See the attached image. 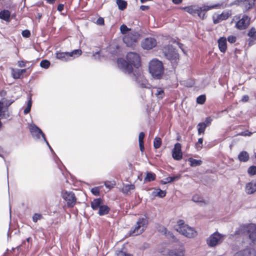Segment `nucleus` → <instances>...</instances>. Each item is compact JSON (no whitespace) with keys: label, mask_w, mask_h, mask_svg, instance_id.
I'll return each instance as SVG.
<instances>
[{"label":"nucleus","mask_w":256,"mask_h":256,"mask_svg":"<svg viewBox=\"0 0 256 256\" xmlns=\"http://www.w3.org/2000/svg\"><path fill=\"white\" fill-rule=\"evenodd\" d=\"M63 9H64V4H58V8H57L59 12H61L63 10Z\"/></svg>","instance_id":"nucleus-56"},{"label":"nucleus","mask_w":256,"mask_h":256,"mask_svg":"<svg viewBox=\"0 0 256 256\" xmlns=\"http://www.w3.org/2000/svg\"><path fill=\"white\" fill-rule=\"evenodd\" d=\"M116 4L118 8L121 10H124L127 6V2L124 0H116Z\"/></svg>","instance_id":"nucleus-31"},{"label":"nucleus","mask_w":256,"mask_h":256,"mask_svg":"<svg viewBox=\"0 0 256 256\" xmlns=\"http://www.w3.org/2000/svg\"><path fill=\"white\" fill-rule=\"evenodd\" d=\"M176 230L184 236L192 238L196 236V232L192 227L185 224L184 220H179L178 222V225Z\"/></svg>","instance_id":"nucleus-3"},{"label":"nucleus","mask_w":256,"mask_h":256,"mask_svg":"<svg viewBox=\"0 0 256 256\" xmlns=\"http://www.w3.org/2000/svg\"><path fill=\"white\" fill-rule=\"evenodd\" d=\"M171 182H172V178H170V177L169 176V177L166 178L162 180L161 182L162 184H166Z\"/></svg>","instance_id":"nucleus-50"},{"label":"nucleus","mask_w":256,"mask_h":256,"mask_svg":"<svg viewBox=\"0 0 256 256\" xmlns=\"http://www.w3.org/2000/svg\"><path fill=\"white\" fill-rule=\"evenodd\" d=\"M249 154L246 151L241 152L238 156V158L240 162H246L249 160Z\"/></svg>","instance_id":"nucleus-29"},{"label":"nucleus","mask_w":256,"mask_h":256,"mask_svg":"<svg viewBox=\"0 0 256 256\" xmlns=\"http://www.w3.org/2000/svg\"><path fill=\"white\" fill-rule=\"evenodd\" d=\"M4 102L0 100V118H7L9 117L7 108H4Z\"/></svg>","instance_id":"nucleus-25"},{"label":"nucleus","mask_w":256,"mask_h":256,"mask_svg":"<svg viewBox=\"0 0 256 256\" xmlns=\"http://www.w3.org/2000/svg\"><path fill=\"white\" fill-rule=\"evenodd\" d=\"M250 18L244 15L236 24V27L240 30L246 28L250 24Z\"/></svg>","instance_id":"nucleus-16"},{"label":"nucleus","mask_w":256,"mask_h":256,"mask_svg":"<svg viewBox=\"0 0 256 256\" xmlns=\"http://www.w3.org/2000/svg\"><path fill=\"white\" fill-rule=\"evenodd\" d=\"M164 255H168L170 256H184V248L181 247L178 250H168L166 251L162 252Z\"/></svg>","instance_id":"nucleus-17"},{"label":"nucleus","mask_w":256,"mask_h":256,"mask_svg":"<svg viewBox=\"0 0 256 256\" xmlns=\"http://www.w3.org/2000/svg\"><path fill=\"white\" fill-rule=\"evenodd\" d=\"M236 40V37L234 36H228V42L232 44L235 42Z\"/></svg>","instance_id":"nucleus-47"},{"label":"nucleus","mask_w":256,"mask_h":256,"mask_svg":"<svg viewBox=\"0 0 256 256\" xmlns=\"http://www.w3.org/2000/svg\"><path fill=\"white\" fill-rule=\"evenodd\" d=\"M148 221L146 218H139L133 229L130 232V236H138L142 233L146 229Z\"/></svg>","instance_id":"nucleus-4"},{"label":"nucleus","mask_w":256,"mask_h":256,"mask_svg":"<svg viewBox=\"0 0 256 256\" xmlns=\"http://www.w3.org/2000/svg\"><path fill=\"white\" fill-rule=\"evenodd\" d=\"M22 36L24 38H28L30 35V33L28 30H24L22 32Z\"/></svg>","instance_id":"nucleus-49"},{"label":"nucleus","mask_w":256,"mask_h":256,"mask_svg":"<svg viewBox=\"0 0 256 256\" xmlns=\"http://www.w3.org/2000/svg\"><path fill=\"white\" fill-rule=\"evenodd\" d=\"M225 236L215 232L212 234L206 240V243L210 247H214L221 244L224 239Z\"/></svg>","instance_id":"nucleus-6"},{"label":"nucleus","mask_w":256,"mask_h":256,"mask_svg":"<svg viewBox=\"0 0 256 256\" xmlns=\"http://www.w3.org/2000/svg\"><path fill=\"white\" fill-rule=\"evenodd\" d=\"M172 178V182L176 180H178L180 178V176H170Z\"/></svg>","instance_id":"nucleus-53"},{"label":"nucleus","mask_w":256,"mask_h":256,"mask_svg":"<svg viewBox=\"0 0 256 256\" xmlns=\"http://www.w3.org/2000/svg\"><path fill=\"white\" fill-rule=\"evenodd\" d=\"M149 8V6H140V9L142 10H146Z\"/></svg>","instance_id":"nucleus-58"},{"label":"nucleus","mask_w":256,"mask_h":256,"mask_svg":"<svg viewBox=\"0 0 256 256\" xmlns=\"http://www.w3.org/2000/svg\"><path fill=\"white\" fill-rule=\"evenodd\" d=\"M226 6L227 4L226 2H222L210 6H204L202 8H198L199 12L197 13V15L200 18L204 19L205 18L206 12V11L214 8H224Z\"/></svg>","instance_id":"nucleus-7"},{"label":"nucleus","mask_w":256,"mask_h":256,"mask_svg":"<svg viewBox=\"0 0 256 256\" xmlns=\"http://www.w3.org/2000/svg\"><path fill=\"white\" fill-rule=\"evenodd\" d=\"M144 134L143 132H141L139 134L138 136V142L139 143L144 142Z\"/></svg>","instance_id":"nucleus-48"},{"label":"nucleus","mask_w":256,"mask_h":256,"mask_svg":"<svg viewBox=\"0 0 256 256\" xmlns=\"http://www.w3.org/2000/svg\"><path fill=\"white\" fill-rule=\"evenodd\" d=\"M40 66L43 68H48L50 66V62L48 60H42L40 62Z\"/></svg>","instance_id":"nucleus-40"},{"label":"nucleus","mask_w":256,"mask_h":256,"mask_svg":"<svg viewBox=\"0 0 256 256\" xmlns=\"http://www.w3.org/2000/svg\"><path fill=\"white\" fill-rule=\"evenodd\" d=\"M139 38L138 34L136 32H130L125 35L123 38V42L128 46H132L135 44Z\"/></svg>","instance_id":"nucleus-10"},{"label":"nucleus","mask_w":256,"mask_h":256,"mask_svg":"<svg viewBox=\"0 0 256 256\" xmlns=\"http://www.w3.org/2000/svg\"><path fill=\"white\" fill-rule=\"evenodd\" d=\"M27 107L29 108L30 109H31L32 107V100L31 97H30V100H28L27 104Z\"/></svg>","instance_id":"nucleus-59"},{"label":"nucleus","mask_w":256,"mask_h":256,"mask_svg":"<svg viewBox=\"0 0 256 256\" xmlns=\"http://www.w3.org/2000/svg\"><path fill=\"white\" fill-rule=\"evenodd\" d=\"M10 12L8 10H4L0 12V18L6 22L10 21Z\"/></svg>","instance_id":"nucleus-27"},{"label":"nucleus","mask_w":256,"mask_h":256,"mask_svg":"<svg viewBox=\"0 0 256 256\" xmlns=\"http://www.w3.org/2000/svg\"><path fill=\"white\" fill-rule=\"evenodd\" d=\"M230 16V13L228 12H224L221 14L216 16V18L213 17L214 24H218L221 21L228 19Z\"/></svg>","instance_id":"nucleus-19"},{"label":"nucleus","mask_w":256,"mask_h":256,"mask_svg":"<svg viewBox=\"0 0 256 256\" xmlns=\"http://www.w3.org/2000/svg\"><path fill=\"white\" fill-rule=\"evenodd\" d=\"M252 134L251 132H242L240 134L244 136H250Z\"/></svg>","instance_id":"nucleus-54"},{"label":"nucleus","mask_w":256,"mask_h":256,"mask_svg":"<svg viewBox=\"0 0 256 256\" xmlns=\"http://www.w3.org/2000/svg\"><path fill=\"white\" fill-rule=\"evenodd\" d=\"M154 192L156 194V196H158L160 198H164L166 194V192L160 189L156 190Z\"/></svg>","instance_id":"nucleus-38"},{"label":"nucleus","mask_w":256,"mask_h":256,"mask_svg":"<svg viewBox=\"0 0 256 256\" xmlns=\"http://www.w3.org/2000/svg\"><path fill=\"white\" fill-rule=\"evenodd\" d=\"M245 190L247 194H250L256 192V182H250L246 184Z\"/></svg>","instance_id":"nucleus-20"},{"label":"nucleus","mask_w":256,"mask_h":256,"mask_svg":"<svg viewBox=\"0 0 256 256\" xmlns=\"http://www.w3.org/2000/svg\"><path fill=\"white\" fill-rule=\"evenodd\" d=\"M42 218V215L40 214H34L32 216V220L34 222H36L38 220Z\"/></svg>","instance_id":"nucleus-44"},{"label":"nucleus","mask_w":256,"mask_h":256,"mask_svg":"<svg viewBox=\"0 0 256 256\" xmlns=\"http://www.w3.org/2000/svg\"><path fill=\"white\" fill-rule=\"evenodd\" d=\"M172 2L175 4H180L182 2V0H172Z\"/></svg>","instance_id":"nucleus-63"},{"label":"nucleus","mask_w":256,"mask_h":256,"mask_svg":"<svg viewBox=\"0 0 256 256\" xmlns=\"http://www.w3.org/2000/svg\"><path fill=\"white\" fill-rule=\"evenodd\" d=\"M234 256H256V252L254 249L247 248L238 251Z\"/></svg>","instance_id":"nucleus-18"},{"label":"nucleus","mask_w":256,"mask_h":256,"mask_svg":"<svg viewBox=\"0 0 256 256\" xmlns=\"http://www.w3.org/2000/svg\"><path fill=\"white\" fill-rule=\"evenodd\" d=\"M134 189L135 186L134 184H124L123 188H122V192L126 195H129L130 194L134 192Z\"/></svg>","instance_id":"nucleus-23"},{"label":"nucleus","mask_w":256,"mask_h":256,"mask_svg":"<svg viewBox=\"0 0 256 256\" xmlns=\"http://www.w3.org/2000/svg\"><path fill=\"white\" fill-rule=\"evenodd\" d=\"M218 46L220 51L222 52H225L227 48L226 38L224 37H221L218 40Z\"/></svg>","instance_id":"nucleus-22"},{"label":"nucleus","mask_w":256,"mask_h":256,"mask_svg":"<svg viewBox=\"0 0 256 256\" xmlns=\"http://www.w3.org/2000/svg\"><path fill=\"white\" fill-rule=\"evenodd\" d=\"M156 174L152 172H148L146 174V177L144 178V181L145 182H150L153 181L156 179Z\"/></svg>","instance_id":"nucleus-32"},{"label":"nucleus","mask_w":256,"mask_h":256,"mask_svg":"<svg viewBox=\"0 0 256 256\" xmlns=\"http://www.w3.org/2000/svg\"><path fill=\"white\" fill-rule=\"evenodd\" d=\"M250 238L254 243H256V226L254 224L251 225L248 228Z\"/></svg>","instance_id":"nucleus-21"},{"label":"nucleus","mask_w":256,"mask_h":256,"mask_svg":"<svg viewBox=\"0 0 256 256\" xmlns=\"http://www.w3.org/2000/svg\"><path fill=\"white\" fill-rule=\"evenodd\" d=\"M172 156L175 160H180L182 158V145L180 143H176L174 144V148L172 151Z\"/></svg>","instance_id":"nucleus-14"},{"label":"nucleus","mask_w":256,"mask_h":256,"mask_svg":"<svg viewBox=\"0 0 256 256\" xmlns=\"http://www.w3.org/2000/svg\"><path fill=\"white\" fill-rule=\"evenodd\" d=\"M248 172L251 176L256 174V166H250L248 170Z\"/></svg>","instance_id":"nucleus-42"},{"label":"nucleus","mask_w":256,"mask_h":256,"mask_svg":"<svg viewBox=\"0 0 256 256\" xmlns=\"http://www.w3.org/2000/svg\"><path fill=\"white\" fill-rule=\"evenodd\" d=\"M162 144V140L160 138L156 137L154 141V146L155 148H158Z\"/></svg>","instance_id":"nucleus-36"},{"label":"nucleus","mask_w":256,"mask_h":256,"mask_svg":"<svg viewBox=\"0 0 256 256\" xmlns=\"http://www.w3.org/2000/svg\"><path fill=\"white\" fill-rule=\"evenodd\" d=\"M22 74L20 72L19 70L14 71L12 74L13 78L15 79L20 78Z\"/></svg>","instance_id":"nucleus-45"},{"label":"nucleus","mask_w":256,"mask_h":256,"mask_svg":"<svg viewBox=\"0 0 256 256\" xmlns=\"http://www.w3.org/2000/svg\"><path fill=\"white\" fill-rule=\"evenodd\" d=\"M152 94H154L158 98H162L164 96V90L160 88H153Z\"/></svg>","instance_id":"nucleus-24"},{"label":"nucleus","mask_w":256,"mask_h":256,"mask_svg":"<svg viewBox=\"0 0 256 256\" xmlns=\"http://www.w3.org/2000/svg\"><path fill=\"white\" fill-rule=\"evenodd\" d=\"M62 196L66 202V205L68 208H72L76 204V198L72 192L63 191L62 192Z\"/></svg>","instance_id":"nucleus-9"},{"label":"nucleus","mask_w":256,"mask_h":256,"mask_svg":"<svg viewBox=\"0 0 256 256\" xmlns=\"http://www.w3.org/2000/svg\"><path fill=\"white\" fill-rule=\"evenodd\" d=\"M30 129V132L34 137H36V138H40V136L41 135L44 140L46 141L45 134L43 133L42 130L36 125H31Z\"/></svg>","instance_id":"nucleus-15"},{"label":"nucleus","mask_w":256,"mask_h":256,"mask_svg":"<svg viewBox=\"0 0 256 256\" xmlns=\"http://www.w3.org/2000/svg\"><path fill=\"white\" fill-rule=\"evenodd\" d=\"M149 70L152 76L159 79L163 74L164 68L162 62L157 60H153L150 62Z\"/></svg>","instance_id":"nucleus-2"},{"label":"nucleus","mask_w":256,"mask_h":256,"mask_svg":"<svg viewBox=\"0 0 256 256\" xmlns=\"http://www.w3.org/2000/svg\"><path fill=\"white\" fill-rule=\"evenodd\" d=\"M136 82L142 88H149L150 84L144 78V75L139 71L134 74Z\"/></svg>","instance_id":"nucleus-12"},{"label":"nucleus","mask_w":256,"mask_h":256,"mask_svg":"<svg viewBox=\"0 0 256 256\" xmlns=\"http://www.w3.org/2000/svg\"><path fill=\"white\" fill-rule=\"evenodd\" d=\"M30 109L26 106V108L24 109V114H27L30 112Z\"/></svg>","instance_id":"nucleus-61"},{"label":"nucleus","mask_w":256,"mask_h":256,"mask_svg":"<svg viewBox=\"0 0 256 256\" xmlns=\"http://www.w3.org/2000/svg\"><path fill=\"white\" fill-rule=\"evenodd\" d=\"M117 256H132L130 254H127L125 252L120 251L117 253Z\"/></svg>","instance_id":"nucleus-52"},{"label":"nucleus","mask_w":256,"mask_h":256,"mask_svg":"<svg viewBox=\"0 0 256 256\" xmlns=\"http://www.w3.org/2000/svg\"><path fill=\"white\" fill-rule=\"evenodd\" d=\"M212 118H211L210 117L206 118V119L205 120V121L204 122H205V124L207 126L210 125L211 122H212Z\"/></svg>","instance_id":"nucleus-51"},{"label":"nucleus","mask_w":256,"mask_h":256,"mask_svg":"<svg viewBox=\"0 0 256 256\" xmlns=\"http://www.w3.org/2000/svg\"><path fill=\"white\" fill-rule=\"evenodd\" d=\"M254 0H236L233 2L230 3L228 6H231L233 5L242 4L246 10H248L252 7L254 4Z\"/></svg>","instance_id":"nucleus-11"},{"label":"nucleus","mask_w":256,"mask_h":256,"mask_svg":"<svg viewBox=\"0 0 256 256\" xmlns=\"http://www.w3.org/2000/svg\"><path fill=\"white\" fill-rule=\"evenodd\" d=\"M162 52L164 56L172 62H176L178 60V54L172 46L168 45L164 46L162 48Z\"/></svg>","instance_id":"nucleus-5"},{"label":"nucleus","mask_w":256,"mask_h":256,"mask_svg":"<svg viewBox=\"0 0 256 256\" xmlns=\"http://www.w3.org/2000/svg\"><path fill=\"white\" fill-rule=\"evenodd\" d=\"M18 66L20 67H24L25 66V64L23 61H20L18 62Z\"/></svg>","instance_id":"nucleus-62"},{"label":"nucleus","mask_w":256,"mask_h":256,"mask_svg":"<svg viewBox=\"0 0 256 256\" xmlns=\"http://www.w3.org/2000/svg\"><path fill=\"white\" fill-rule=\"evenodd\" d=\"M82 54L80 50H76L71 52H57L56 58L64 62H66L70 60V57L80 56Z\"/></svg>","instance_id":"nucleus-8"},{"label":"nucleus","mask_w":256,"mask_h":256,"mask_svg":"<svg viewBox=\"0 0 256 256\" xmlns=\"http://www.w3.org/2000/svg\"><path fill=\"white\" fill-rule=\"evenodd\" d=\"M56 0H46L47 2L52 4H54Z\"/></svg>","instance_id":"nucleus-64"},{"label":"nucleus","mask_w":256,"mask_h":256,"mask_svg":"<svg viewBox=\"0 0 256 256\" xmlns=\"http://www.w3.org/2000/svg\"><path fill=\"white\" fill-rule=\"evenodd\" d=\"M248 99H249V97L248 96L245 95V96H243V97L242 98V100L243 102H246L248 101Z\"/></svg>","instance_id":"nucleus-60"},{"label":"nucleus","mask_w":256,"mask_h":256,"mask_svg":"<svg viewBox=\"0 0 256 256\" xmlns=\"http://www.w3.org/2000/svg\"><path fill=\"white\" fill-rule=\"evenodd\" d=\"M91 192L94 196H99L100 194V188L98 187H94L92 188L91 190Z\"/></svg>","instance_id":"nucleus-46"},{"label":"nucleus","mask_w":256,"mask_h":256,"mask_svg":"<svg viewBox=\"0 0 256 256\" xmlns=\"http://www.w3.org/2000/svg\"><path fill=\"white\" fill-rule=\"evenodd\" d=\"M97 23L98 24H100V25H102L104 24V20L102 18H98V20H97Z\"/></svg>","instance_id":"nucleus-55"},{"label":"nucleus","mask_w":256,"mask_h":256,"mask_svg":"<svg viewBox=\"0 0 256 256\" xmlns=\"http://www.w3.org/2000/svg\"><path fill=\"white\" fill-rule=\"evenodd\" d=\"M206 101V96L204 95H201L197 98L196 102L199 104H203Z\"/></svg>","instance_id":"nucleus-43"},{"label":"nucleus","mask_w":256,"mask_h":256,"mask_svg":"<svg viewBox=\"0 0 256 256\" xmlns=\"http://www.w3.org/2000/svg\"><path fill=\"white\" fill-rule=\"evenodd\" d=\"M120 32L122 34H127L128 32L130 30V29L128 28L127 26L125 24H122L120 27Z\"/></svg>","instance_id":"nucleus-39"},{"label":"nucleus","mask_w":256,"mask_h":256,"mask_svg":"<svg viewBox=\"0 0 256 256\" xmlns=\"http://www.w3.org/2000/svg\"><path fill=\"white\" fill-rule=\"evenodd\" d=\"M198 8L199 7L196 6H190L188 7H186L184 9L189 14L196 16L197 14V13L198 12Z\"/></svg>","instance_id":"nucleus-28"},{"label":"nucleus","mask_w":256,"mask_h":256,"mask_svg":"<svg viewBox=\"0 0 256 256\" xmlns=\"http://www.w3.org/2000/svg\"><path fill=\"white\" fill-rule=\"evenodd\" d=\"M192 200L196 202H204L203 198L198 194H195L192 198Z\"/></svg>","instance_id":"nucleus-37"},{"label":"nucleus","mask_w":256,"mask_h":256,"mask_svg":"<svg viewBox=\"0 0 256 256\" xmlns=\"http://www.w3.org/2000/svg\"><path fill=\"white\" fill-rule=\"evenodd\" d=\"M188 161L190 162V166L192 167L200 166L202 164L201 160H196L192 158H189Z\"/></svg>","instance_id":"nucleus-33"},{"label":"nucleus","mask_w":256,"mask_h":256,"mask_svg":"<svg viewBox=\"0 0 256 256\" xmlns=\"http://www.w3.org/2000/svg\"><path fill=\"white\" fill-rule=\"evenodd\" d=\"M127 61L122 58L118 60V64L120 68L126 73L130 74L132 72V66L138 68L140 66V57L134 52H130L126 55Z\"/></svg>","instance_id":"nucleus-1"},{"label":"nucleus","mask_w":256,"mask_h":256,"mask_svg":"<svg viewBox=\"0 0 256 256\" xmlns=\"http://www.w3.org/2000/svg\"><path fill=\"white\" fill-rule=\"evenodd\" d=\"M156 41L153 38H145L142 42V46L146 50H150L156 46Z\"/></svg>","instance_id":"nucleus-13"},{"label":"nucleus","mask_w":256,"mask_h":256,"mask_svg":"<svg viewBox=\"0 0 256 256\" xmlns=\"http://www.w3.org/2000/svg\"><path fill=\"white\" fill-rule=\"evenodd\" d=\"M248 35L252 40H256V30L254 28H250L248 32Z\"/></svg>","instance_id":"nucleus-35"},{"label":"nucleus","mask_w":256,"mask_h":256,"mask_svg":"<svg viewBox=\"0 0 256 256\" xmlns=\"http://www.w3.org/2000/svg\"><path fill=\"white\" fill-rule=\"evenodd\" d=\"M102 201L100 198H96L91 202V207L94 210H98L100 207L102 205Z\"/></svg>","instance_id":"nucleus-26"},{"label":"nucleus","mask_w":256,"mask_h":256,"mask_svg":"<svg viewBox=\"0 0 256 256\" xmlns=\"http://www.w3.org/2000/svg\"><path fill=\"white\" fill-rule=\"evenodd\" d=\"M139 146H140V150L142 152H143V151L144 150V142H142V143H139Z\"/></svg>","instance_id":"nucleus-57"},{"label":"nucleus","mask_w":256,"mask_h":256,"mask_svg":"<svg viewBox=\"0 0 256 256\" xmlns=\"http://www.w3.org/2000/svg\"><path fill=\"white\" fill-rule=\"evenodd\" d=\"M198 134L200 135L201 134H204L206 128L205 122H200L198 125Z\"/></svg>","instance_id":"nucleus-34"},{"label":"nucleus","mask_w":256,"mask_h":256,"mask_svg":"<svg viewBox=\"0 0 256 256\" xmlns=\"http://www.w3.org/2000/svg\"><path fill=\"white\" fill-rule=\"evenodd\" d=\"M98 209V213L100 216L107 214L110 210V208L106 205H102Z\"/></svg>","instance_id":"nucleus-30"},{"label":"nucleus","mask_w":256,"mask_h":256,"mask_svg":"<svg viewBox=\"0 0 256 256\" xmlns=\"http://www.w3.org/2000/svg\"><path fill=\"white\" fill-rule=\"evenodd\" d=\"M202 138H198V142L196 144V148L198 150H199L202 148Z\"/></svg>","instance_id":"nucleus-41"}]
</instances>
